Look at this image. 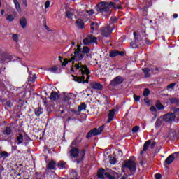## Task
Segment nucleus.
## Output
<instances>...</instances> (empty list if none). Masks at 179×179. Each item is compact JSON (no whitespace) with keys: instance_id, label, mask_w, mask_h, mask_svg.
I'll return each instance as SVG.
<instances>
[{"instance_id":"55","label":"nucleus","mask_w":179,"mask_h":179,"mask_svg":"<svg viewBox=\"0 0 179 179\" xmlns=\"http://www.w3.org/2000/svg\"><path fill=\"white\" fill-rule=\"evenodd\" d=\"M22 3L24 5V6L27 7V0H22Z\"/></svg>"},{"instance_id":"41","label":"nucleus","mask_w":179,"mask_h":179,"mask_svg":"<svg viewBox=\"0 0 179 179\" xmlns=\"http://www.w3.org/2000/svg\"><path fill=\"white\" fill-rule=\"evenodd\" d=\"M69 115H78V111L75 110H71L70 111H69Z\"/></svg>"},{"instance_id":"63","label":"nucleus","mask_w":179,"mask_h":179,"mask_svg":"<svg viewBox=\"0 0 179 179\" xmlns=\"http://www.w3.org/2000/svg\"><path fill=\"white\" fill-rule=\"evenodd\" d=\"M106 171H108V173H110L111 171V170H110L109 169H107Z\"/></svg>"},{"instance_id":"28","label":"nucleus","mask_w":179,"mask_h":179,"mask_svg":"<svg viewBox=\"0 0 179 179\" xmlns=\"http://www.w3.org/2000/svg\"><path fill=\"white\" fill-rule=\"evenodd\" d=\"M17 145L23 143V135L19 134V136L17 137Z\"/></svg>"},{"instance_id":"47","label":"nucleus","mask_w":179,"mask_h":179,"mask_svg":"<svg viewBox=\"0 0 179 179\" xmlns=\"http://www.w3.org/2000/svg\"><path fill=\"white\" fill-rule=\"evenodd\" d=\"M134 99L135 101H139L141 100V96H137V95H134Z\"/></svg>"},{"instance_id":"46","label":"nucleus","mask_w":179,"mask_h":179,"mask_svg":"<svg viewBox=\"0 0 179 179\" xmlns=\"http://www.w3.org/2000/svg\"><path fill=\"white\" fill-rule=\"evenodd\" d=\"M93 135V131H92V130L91 131H90L88 133H87V136H86V138H87V139H89V138H91V136Z\"/></svg>"},{"instance_id":"24","label":"nucleus","mask_w":179,"mask_h":179,"mask_svg":"<svg viewBox=\"0 0 179 179\" xmlns=\"http://www.w3.org/2000/svg\"><path fill=\"white\" fill-rule=\"evenodd\" d=\"M86 110V103H82L80 106L78 107V111L80 113V111H83Z\"/></svg>"},{"instance_id":"62","label":"nucleus","mask_w":179,"mask_h":179,"mask_svg":"<svg viewBox=\"0 0 179 179\" xmlns=\"http://www.w3.org/2000/svg\"><path fill=\"white\" fill-rule=\"evenodd\" d=\"M157 117V115L155 114L153 118V120L155 121V120H156V117Z\"/></svg>"},{"instance_id":"2","label":"nucleus","mask_w":179,"mask_h":179,"mask_svg":"<svg viewBox=\"0 0 179 179\" xmlns=\"http://www.w3.org/2000/svg\"><path fill=\"white\" fill-rule=\"evenodd\" d=\"M69 155L71 159H75L77 164H79L80 162H83L86 155V149L83 148L79 150L78 148H73L69 150Z\"/></svg>"},{"instance_id":"16","label":"nucleus","mask_w":179,"mask_h":179,"mask_svg":"<svg viewBox=\"0 0 179 179\" xmlns=\"http://www.w3.org/2000/svg\"><path fill=\"white\" fill-rule=\"evenodd\" d=\"M150 143H152V141L148 140L145 143H144V146L143 148V150L141 151V155H143V152H146V150H148V149H149V146H150Z\"/></svg>"},{"instance_id":"36","label":"nucleus","mask_w":179,"mask_h":179,"mask_svg":"<svg viewBox=\"0 0 179 179\" xmlns=\"http://www.w3.org/2000/svg\"><path fill=\"white\" fill-rule=\"evenodd\" d=\"M99 27V24L97 22H91V30H94Z\"/></svg>"},{"instance_id":"3","label":"nucleus","mask_w":179,"mask_h":179,"mask_svg":"<svg viewBox=\"0 0 179 179\" xmlns=\"http://www.w3.org/2000/svg\"><path fill=\"white\" fill-rule=\"evenodd\" d=\"M115 3L113 2L107 3L105 1H101L97 5L96 10L101 13L103 16H108L111 14V6H115Z\"/></svg>"},{"instance_id":"26","label":"nucleus","mask_w":179,"mask_h":179,"mask_svg":"<svg viewBox=\"0 0 179 179\" xmlns=\"http://www.w3.org/2000/svg\"><path fill=\"white\" fill-rule=\"evenodd\" d=\"M155 107L157 108V110H164V106L160 103L159 101L156 102Z\"/></svg>"},{"instance_id":"53","label":"nucleus","mask_w":179,"mask_h":179,"mask_svg":"<svg viewBox=\"0 0 179 179\" xmlns=\"http://www.w3.org/2000/svg\"><path fill=\"white\" fill-rule=\"evenodd\" d=\"M6 59H8V61H11V59H12V56H10V55H7V56L6 57Z\"/></svg>"},{"instance_id":"52","label":"nucleus","mask_w":179,"mask_h":179,"mask_svg":"<svg viewBox=\"0 0 179 179\" xmlns=\"http://www.w3.org/2000/svg\"><path fill=\"white\" fill-rule=\"evenodd\" d=\"M156 146V142H153L151 144L150 148L151 149H155V147Z\"/></svg>"},{"instance_id":"4","label":"nucleus","mask_w":179,"mask_h":179,"mask_svg":"<svg viewBox=\"0 0 179 179\" xmlns=\"http://www.w3.org/2000/svg\"><path fill=\"white\" fill-rule=\"evenodd\" d=\"M122 167H126L127 169H129L131 174H135V171H136V163H135V162H134L131 159L125 161L124 164L122 165Z\"/></svg>"},{"instance_id":"13","label":"nucleus","mask_w":179,"mask_h":179,"mask_svg":"<svg viewBox=\"0 0 179 179\" xmlns=\"http://www.w3.org/2000/svg\"><path fill=\"white\" fill-rule=\"evenodd\" d=\"M83 138H82V137H80V136H78L71 144L70 148L71 149H73V148H76L75 146H78V143H80V142H82Z\"/></svg>"},{"instance_id":"50","label":"nucleus","mask_w":179,"mask_h":179,"mask_svg":"<svg viewBox=\"0 0 179 179\" xmlns=\"http://www.w3.org/2000/svg\"><path fill=\"white\" fill-rule=\"evenodd\" d=\"M155 179H162V175L160 173L155 174Z\"/></svg>"},{"instance_id":"30","label":"nucleus","mask_w":179,"mask_h":179,"mask_svg":"<svg viewBox=\"0 0 179 179\" xmlns=\"http://www.w3.org/2000/svg\"><path fill=\"white\" fill-rule=\"evenodd\" d=\"M48 71L51 72L52 73H58V67L57 66H53L50 69H48Z\"/></svg>"},{"instance_id":"39","label":"nucleus","mask_w":179,"mask_h":179,"mask_svg":"<svg viewBox=\"0 0 179 179\" xmlns=\"http://www.w3.org/2000/svg\"><path fill=\"white\" fill-rule=\"evenodd\" d=\"M6 19L8 22H13V20H15V17L12 15H7Z\"/></svg>"},{"instance_id":"25","label":"nucleus","mask_w":179,"mask_h":179,"mask_svg":"<svg viewBox=\"0 0 179 179\" xmlns=\"http://www.w3.org/2000/svg\"><path fill=\"white\" fill-rule=\"evenodd\" d=\"M65 166H66V162L64 161H60L57 163V167L59 169H65Z\"/></svg>"},{"instance_id":"44","label":"nucleus","mask_w":179,"mask_h":179,"mask_svg":"<svg viewBox=\"0 0 179 179\" xmlns=\"http://www.w3.org/2000/svg\"><path fill=\"white\" fill-rule=\"evenodd\" d=\"M109 163H110V164H115L117 163V161L115 160V159L111 158L109 160Z\"/></svg>"},{"instance_id":"23","label":"nucleus","mask_w":179,"mask_h":179,"mask_svg":"<svg viewBox=\"0 0 179 179\" xmlns=\"http://www.w3.org/2000/svg\"><path fill=\"white\" fill-rule=\"evenodd\" d=\"M13 2L16 10H17V12H22V8H20V4L19 3V1H17V0H13Z\"/></svg>"},{"instance_id":"64","label":"nucleus","mask_w":179,"mask_h":179,"mask_svg":"<svg viewBox=\"0 0 179 179\" xmlns=\"http://www.w3.org/2000/svg\"><path fill=\"white\" fill-rule=\"evenodd\" d=\"M67 121H71V117H69Z\"/></svg>"},{"instance_id":"33","label":"nucleus","mask_w":179,"mask_h":179,"mask_svg":"<svg viewBox=\"0 0 179 179\" xmlns=\"http://www.w3.org/2000/svg\"><path fill=\"white\" fill-rule=\"evenodd\" d=\"M173 115H175V118L179 120V108H176L173 110Z\"/></svg>"},{"instance_id":"10","label":"nucleus","mask_w":179,"mask_h":179,"mask_svg":"<svg viewBox=\"0 0 179 179\" xmlns=\"http://www.w3.org/2000/svg\"><path fill=\"white\" fill-rule=\"evenodd\" d=\"M81 52L84 54V56H85L86 59H88V58H92V55H89V52H90V49L87 46H84L83 48V50H81Z\"/></svg>"},{"instance_id":"54","label":"nucleus","mask_w":179,"mask_h":179,"mask_svg":"<svg viewBox=\"0 0 179 179\" xmlns=\"http://www.w3.org/2000/svg\"><path fill=\"white\" fill-rule=\"evenodd\" d=\"M134 38H135V40L136 41V40H138V34L136 33V32H134Z\"/></svg>"},{"instance_id":"17","label":"nucleus","mask_w":179,"mask_h":179,"mask_svg":"<svg viewBox=\"0 0 179 179\" xmlns=\"http://www.w3.org/2000/svg\"><path fill=\"white\" fill-rule=\"evenodd\" d=\"M76 13V10L70 9L66 12V16L68 17V19H71L73 15Z\"/></svg>"},{"instance_id":"20","label":"nucleus","mask_w":179,"mask_h":179,"mask_svg":"<svg viewBox=\"0 0 179 179\" xmlns=\"http://www.w3.org/2000/svg\"><path fill=\"white\" fill-rule=\"evenodd\" d=\"M76 24L78 26V29H83L85 27V24L82 20H77Z\"/></svg>"},{"instance_id":"61","label":"nucleus","mask_w":179,"mask_h":179,"mask_svg":"<svg viewBox=\"0 0 179 179\" xmlns=\"http://www.w3.org/2000/svg\"><path fill=\"white\" fill-rule=\"evenodd\" d=\"M4 13H5V10H1V15H4Z\"/></svg>"},{"instance_id":"42","label":"nucleus","mask_w":179,"mask_h":179,"mask_svg":"<svg viewBox=\"0 0 179 179\" xmlns=\"http://www.w3.org/2000/svg\"><path fill=\"white\" fill-rule=\"evenodd\" d=\"M138 131H139V126H135L134 127H133L132 132L135 134L138 132Z\"/></svg>"},{"instance_id":"38","label":"nucleus","mask_w":179,"mask_h":179,"mask_svg":"<svg viewBox=\"0 0 179 179\" xmlns=\"http://www.w3.org/2000/svg\"><path fill=\"white\" fill-rule=\"evenodd\" d=\"M12 38L15 43H17L19 41V35L14 34H13Z\"/></svg>"},{"instance_id":"15","label":"nucleus","mask_w":179,"mask_h":179,"mask_svg":"<svg viewBox=\"0 0 179 179\" xmlns=\"http://www.w3.org/2000/svg\"><path fill=\"white\" fill-rule=\"evenodd\" d=\"M114 115H115V110L113 109L109 111L108 120L107 121V124H110V122L114 120Z\"/></svg>"},{"instance_id":"27","label":"nucleus","mask_w":179,"mask_h":179,"mask_svg":"<svg viewBox=\"0 0 179 179\" xmlns=\"http://www.w3.org/2000/svg\"><path fill=\"white\" fill-rule=\"evenodd\" d=\"M0 157L1 159H6V157H9V153H8L6 151H2L0 153Z\"/></svg>"},{"instance_id":"48","label":"nucleus","mask_w":179,"mask_h":179,"mask_svg":"<svg viewBox=\"0 0 179 179\" xmlns=\"http://www.w3.org/2000/svg\"><path fill=\"white\" fill-rule=\"evenodd\" d=\"M50 1H47L45 3V9H48V8H50Z\"/></svg>"},{"instance_id":"5","label":"nucleus","mask_w":179,"mask_h":179,"mask_svg":"<svg viewBox=\"0 0 179 179\" xmlns=\"http://www.w3.org/2000/svg\"><path fill=\"white\" fill-rule=\"evenodd\" d=\"M113 33V28L110 25L102 27L100 29V34L102 37H108Z\"/></svg>"},{"instance_id":"43","label":"nucleus","mask_w":179,"mask_h":179,"mask_svg":"<svg viewBox=\"0 0 179 179\" xmlns=\"http://www.w3.org/2000/svg\"><path fill=\"white\" fill-rule=\"evenodd\" d=\"M176 86V83H171L169 84L166 88L167 89H174V87Z\"/></svg>"},{"instance_id":"22","label":"nucleus","mask_w":179,"mask_h":179,"mask_svg":"<svg viewBox=\"0 0 179 179\" xmlns=\"http://www.w3.org/2000/svg\"><path fill=\"white\" fill-rule=\"evenodd\" d=\"M162 124H163V117H159L155 122V128H160Z\"/></svg>"},{"instance_id":"21","label":"nucleus","mask_w":179,"mask_h":179,"mask_svg":"<svg viewBox=\"0 0 179 179\" xmlns=\"http://www.w3.org/2000/svg\"><path fill=\"white\" fill-rule=\"evenodd\" d=\"M54 169H55V162H54V160H52L48 164V169L54 170Z\"/></svg>"},{"instance_id":"35","label":"nucleus","mask_w":179,"mask_h":179,"mask_svg":"<svg viewBox=\"0 0 179 179\" xmlns=\"http://www.w3.org/2000/svg\"><path fill=\"white\" fill-rule=\"evenodd\" d=\"M11 133H12V129H10V127H6L3 132L5 135H10Z\"/></svg>"},{"instance_id":"8","label":"nucleus","mask_w":179,"mask_h":179,"mask_svg":"<svg viewBox=\"0 0 179 179\" xmlns=\"http://www.w3.org/2000/svg\"><path fill=\"white\" fill-rule=\"evenodd\" d=\"M163 120L165 122H173L176 120V115L173 113H169L164 115Z\"/></svg>"},{"instance_id":"18","label":"nucleus","mask_w":179,"mask_h":179,"mask_svg":"<svg viewBox=\"0 0 179 179\" xmlns=\"http://www.w3.org/2000/svg\"><path fill=\"white\" fill-rule=\"evenodd\" d=\"M20 24L22 29H26V26H27V20L24 17L21 18L20 20Z\"/></svg>"},{"instance_id":"12","label":"nucleus","mask_w":179,"mask_h":179,"mask_svg":"<svg viewBox=\"0 0 179 179\" xmlns=\"http://www.w3.org/2000/svg\"><path fill=\"white\" fill-rule=\"evenodd\" d=\"M174 155H179V152H175L172 155H170L165 160V164H171V163H173V162H174Z\"/></svg>"},{"instance_id":"1","label":"nucleus","mask_w":179,"mask_h":179,"mask_svg":"<svg viewBox=\"0 0 179 179\" xmlns=\"http://www.w3.org/2000/svg\"><path fill=\"white\" fill-rule=\"evenodd\" d=\"M83 58H86V56H85V54L82 52L80 45H77V49L74 52L73 57H71V59H69V61L68 59H65L64 62L62 64V66H66L68 62H72L73 66L75 68V69H80L81 68L80 70L83 75L81 77L72 76L73 80L78 82V83H89V79H90V76H89L90 74V71H89L87 66L83 65L81 62H79V61H82Z\"/></svg>"},{"instance_id":"49","label":"nucleus","mask_w":179,"mask_h":179,"mask_svg":"<svg viewBox=\"0 0 179 179\" xmlns=\"http://www.w3.org/2000/svg\"><path fill=\"white\" fill-rule=\"evenodd\" d=\"M69 100H71V96H69V95H66L64 96V101H69Z\"/></svg>"},{"instance_id":"40","label":"nucleus","mask_w":179,"mask_h":179,"mask_svg":"<svg viewBox=\"0 0 179 179\" xmlns=\"http://www.w3.org/2000/svg\"><path fill=\"white\" fill-rule=\"evenodd\" d=\"M71 176L73 178H71V179H78V172L76 171H73L71 173Z\"/></svg>"},{"instance_id":"29","label":"nucleus","mask_w":179,"mask_h":179,"mask_svg":"<svg viewBox=\"0 0 179 179\" xmlns=\"http://www.w3.org/2000/svg\"><path fill=\"white\" fill-rule=\"evenodd\" d=\"M143 71L145 73V78H149V76H150V69L145 68V69H143Z\"/></svg>"},{"instance_id":"58","label":"nucleus","mask_w":179,"mask_h":179,"mask_svg":"<svg viewBox=\"0 0 179 179\" xmlns=\"http://www.w3.org/2000/svg\"><path fill=\"white\" fill-rule=\"evenodd\" d=\"M128 178V176L124 175L121 179H127Z\"/></svg>"},{"instance_id":"9","label":"nucleus","mask_w":179,"mask_h":179,"mask_svg":"<svg viewBox=\"0 0 179 179\" xmlns=\"http://www.w3.org/2000/svg\"><path fill=\"white\" fill-rule=\"evenodd\" d=\"M118 55L124 57V52L113 50L110 52L109 57H110V58H114V57H118Z\"/></svg>"},{"instance_id":"11","label":"nucleus","mask_w":179,"mask_h":179,"mask_svg":"<svg viewBox=\"0 0 179 179\" xmlns=\"http://www.w3.org/2000/svg\"><path fill=\"white\" fill-rule=\"evenodd\" d=\"M91 131H92L94 136L100 135V134H101L103 132V131H104V125L101 126L98 129L94 128V129H92Z\"/></svg>"},{"instance_id":"51","label":"nucleus","mask_w":179,"mask_h":179,"mask_svg":"<svg viewBox=\"0 0 179 179\" xmlns=\"http://www.w3.org/2000/svg\"><path fill=\"white\" fill-rule=\"evenodd\" d=\"M150 111H154V112H157V109H156V107L155 106H152L150 108Z\"/></svg>"},{"instance_id":"31","label":"nucleus","mask_w":179,"mask_h":179,"mask_svg":"<svg viewBox=\"0 0 179 179\" xmlns=\"http://www.w3.org/2000/svg\"><path fill=\"white\" fill-rule=\"evenodd\" d=\"M43 108H38V109L35 110V114L36 115H37V117H40V115H41V114H43Z\"/></svg>"},{"instance_id":"34","label":"nucleus","mask_w":179,"mask_h":179,"mask_svg":"<svg viewBox=\"0 0 179 179\" xmlns=\"http://www.w3.org/2000/svg\"><path fill=\"white\" fill-rule=\"evenodd\" d=\"M150 94V91L149 90V89L145 88L143 92V96H144V97H148V96H149Z\"/></svg>"},{"instance_id":"19","label":"nucleus","mask_w":179,"mask_h":179,"mask_svg":"<svg viewBox=\"0 0 179 179\" xmlns=\"http://www.w3.org/2000/svg\"><path fill=\"white\" fill-rule=\"evenodd\" d=\"M50 100L55 101V100H58L59 99V96L58 95V93L55 92H52L50 94Z\"/></svg>"},{"instance_id":"14","label":"nucleus","mask_w":179,"mask_h":179,"mask_svg":"<svg viewBox=\"0 0 179 179\" xmlns=\"http://www.w3.org/2000/svg\"><path fill=\"white\" fill-rule=\"evenodd\" d=\"M90 86L92 89H95V90H101L103 89V85L96 82L91 83Z\"/></svg>"},{"instance_id":"60","label":"nucleus","mask_w":179,"mask_h":179,"mask_svg":"<svg viewBox=\"0 0 179 179\" xmlns=\"http://www.w3.org/2000/svg\"><path fill=\"white\" fill-rule=\"evenodd\" d=\"M131 46L133 48H135L136 46H135L134 44H131Z\"/></svg>"},{"instance_id":"45","label":"nucleus","mask_w":179,"mask_h":179,"mask_svg":"<svg viewBox=\"0 0 179 179\" xmlns=\"http://www.w3.org/2000/svg\"><path fill=\"white\" fill-rule=\"evenodd\" d=\"M85 13H87L88 16H92V15L94 13V11L93 10H90L85 11Z\"/></svg>"},{"instance_id":"32","label":"nucleus","mask_w":179,"mask_h":179,"mask_svg":"<svg viewBox=\"0 0 179 179\" xmlns=\"http://www.w3.org/2000/svg\"><path fill=\"white\" fill-rule=\"evenodd\" d=\"M170 103L171 104H178L179 103V99L178 98H171L169 99Z\"/></svg>"},{"instance_id":"59","label":"nucleus","mask_w":179,"mask_h":179,"mask_svg":"<svg viewBox=\"0 0 179 179\" xmlns=\"http://www.w3.org/2000/svg\"><path fill=\"white\" fill-rule=\"evenodd\" d=\"M145 44H149V40L145 39Z\"/></svg>"},{"instance_id":"57","label":"nucleus","mask_w":179,"mask_h":179,"mask_svg":"<svg viewBox=\"0 0 179 179\" xmlns=\"http://www.w3.org/2000/svg\"><path fill=\"white\" fill-rule=\"evenodd\" d=\"M178 17V14H173V19H177Z\"/></svg>"},{"instance_id":"7","label":"nucleus","mask_w":179,"mask_h":179,"mask_svg":"<svg viewBox=\"0 0 179 179\" xmlns=\"http://www.w3.org/2000/svg\"><path fill=\"white\" fill-rule=\"evenodd\" d=\"M122 82H124V78H122L121 76H119L112 80L110 85L111 86H118V85H121Z\"/></svg>"},{"instance_id":"6","label":"nucleus","mask_w":179,"mask_h":179,"mask_svg":"<svg viewBox=\"0 0 179 179\" xmlns=\"http://www.w3.org/2000/svg\"><path fill=\"white\" fill-rule=\"evenodd\" d=\"M84 45H90L92 43H97V38L93 36H87L83 41Z\"/></svg>"},{"instance_id":"56","label":"nucleus","mask_w":179,"mask_h":179,"mask_svg":"<svg viewBox=\"0 0 179 179\" xmlns=\"http://www.w3.org/2000/svg\"><path fill=\"white\" fill-rule=\"evenodd\" d=\"M59 61H60V62L62 63V61H64V58H62V57L59 56Z\"/></svg>"},{"instance_id":"37","label":"nucleus","mask_w":179,"mask_h":179,"mask_svg":"<svg viewBox=\"0 0 179 179\" xmlns=\"http://www.w3.org/2000/svg\"><path fill=\"white\" fill-rule=\"evenodd\" d=\"M36 79H37V77L36 76V75L29 76V82L34 83L36 82Z\"/></svg>"}]
</instances>
